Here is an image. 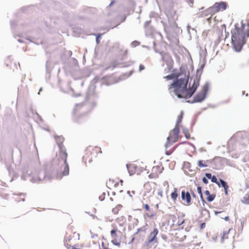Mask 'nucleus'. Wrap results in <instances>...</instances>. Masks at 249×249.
Here are the masks:
<instances>
[{
  "instance_id": "nucleus-33",
  "label": "nucleus",
  "mask_w": 249,
  "mask_h": 249,
  "mask_svg": "<svg viewBox=\"0 0 249 249\" xmlns=\"http://www.w3.org/2000/svg\"><path fill=\"white\" fill-rule=\"evenodd\" d=\"M205 176L208 179H211L212 175L210 173H206Z\"/></svg>"
},
{
  "instance_id": "nucleus-1",
  "label": "nucleus",
  "mask_w": 249,
  "mask_h": 249,
  "mask_svg": "<svg viewBox=\"0 0 249 249\" xmlns=\"http://www.w3.org/2000/svg\"><path fill=\"white\" fill-rule=\"evenodd\" d=\"M231 34L233 47L236 51L239 52L249 36V23L246 24L241 22L236 23L234 29L231 31Z\"/></svg>"
},
{
  "instance_id": "nucleus-27",
  "label": "nucleus",
  "mask_w": 249,
  "mask_h": 249,
  "mask_svg": "<svg viewBox=\"0 0 249 249\" xmlns=\"http://www.w3.org/2000/svg\"><path fill=\"white\" fill-rule=\"evenodd\" d=\"M197 192L200 195L201 198L203 199L202 193L201 191V187H198L197 188Z\"/></svg>"
},
{
  "instance_id": "nucleus-23",
  "label": "nucleus",
  "mask_w": 249,
  "mask_h": 249,
  "mask_svg": "<svg viewBox=\"0 0 249 249\" xmlns=\"http://www.w3.org/2000/svg\"><path fill=\"white\" fill-rule=\"evenodd\" d=\"M177 77L178 76L175 74L173 73L170 75L166 76L164 77V78L167 80H170L174 78H177Z\"/></svg>"
},
{
  "instance_id": "nucleus-46",
  "label": "nucleus",
  "mask_w": 249,
  "mask_h": 249,
  "mask_svg": "<svg viewBox=\"0 0 249 249\" xmlns=\"http://www.w3.org/2000/svg\"><path fill=\"white\" fill-rule=\"evenodd\" d=\"M164 185H168V182L167 181H165V182H164Z\"/></svg>"
},
{
  "instance_id": "nucleus-16",
  "label": "nucleus",
  "mask_w": 249,
  "mask_h": 249,
  "mask_svg": "<svg viewBox=\"0 0 249 249\" xmlns=\"http://www.w3.org/2000/svg\"><path fill=\"white\" fill-rule=\"evenodd\" d=\"M246 195L243 197L242 202L245 204H249V187H247L245 189Z\"/></svg>"
},
{
  "instance_id": "nucleus-42",
  "label": "nucleus",
  "mask_w": 249,
  "mask_h": 249,
  "mask_svg": "<svg viewBox=\"0 0 249 249\" xmlns=\"http://www.w3.org/2000/svg\"><path fill=\"white\" fill-rule=\"evenodd\" d=\"M211 18H212V16H210V17H209V18H207V21H208L209 23H211Z\"/></svg>"
},
{
  "instance_id": "nucleus-18",
  "label": "nucleus",
  "mask_w": 249,
  "mask_h": 249,
  "mask_svg": "<svg viewBox=\"0 0 249 249\" xmlns=\"http://www.w3.org/2000/svg\"><path fill=\"white\" fill-rule=\"evenodd\" d=\"M183 111H181L179 115L178 116V119L176 123V124L175 126H178L179 127V125L181 123L182 118H183Z\"/></svg>"
},
{
  "instance_id": "nucleus-14",
  "label": "nucleus",
  "mask_w": 249,
  "mask_h": 249,
  "mask_svg": "<svg viewBox=\"0 0 249 249\" xmlns=\"http://www.w3.org/2000/svg\"><path fill=\"white\" fill-rule=\"evenodd\" d=\"M204 195L206 196V199L208 202H211L214 200L215 197V194H211L209 191L206 190L204 192Z\"/></svg>"
},
{
  "instance_id": "nucleus-10",
  "label": "nucleus",
  "mask_w": 249,
  "mask_h": 249,
  "mask_svg": "<svg viewBox=\"0 0 249 249\" xmlns=\"http://www.w3.org/2000/svg\"><path fill=\"white\" fill-rule=\"evenodd\" d=\"M159 233V230L157 228H154L153 231L150 232L149 234L148 239L147 242L148 243H151L152 242L157 243L158 239L157 237V235Z\"/></svg>"
},
{
  "instance_id": "nucleus-47",
  "label": "nucleus",
  "mask_w": 249,
  "mask_h": 249,
  "mask_svg": "<svg viewBox=\"0 0 249 249\" xmlns=\"http://www.w3.org/2000/svg\"><path fill=\"white\" fill-rule=\"evenodd\" d=\"M114 3V1H111V2L110 3L109 5L111 6V5H113Z\"/></svg>"
},
{
  "instance_id": "nucleus-24",
  "label": "nucleus",
  "mask_w": 249,
  "mask_h": 249,
  "mask_svg": "<svg viewBox=\"0 0 249 249\" xmlns=\"http://www.w3.org/2000/svg\"><path fill=\"white\" fill-rule=\"evenodd\" d=\"M71 239V235L70 236H69V237H66V239H65V246H66V247L67 248H69L71 247V246L70 245H69V243L70 242Z\"/></svg>"
},
{
  "instance_id": "nucleus-50",
  "label": "nucleus",
  "mask_w": 249,
  "mask_h": 249,
  "mask_svg": "<svg viewBox=\"0 0 249 249\" xmlns=\"http://www.w3.org/2000/svg\"><path fill=\"white\" fill-rule=\"evenodd\" d=\"M178 233H176V236H177V238H178V236H177V235H178Z\"/></svg>"
},
{
  "instance_id": "nucleus-8",
  "label": "nucleus",
  "mask_w": 249,
  "mask_h": 249,
  "mask_svg": "<svg viewBox=\"0 0 249 249\" xmlns=\"http://www.w3.org/2000/svg\"><path fill=\"white\" fill-rule=\"evenodd\" d=\"M99 152H102L100 147L97 146H89L87 147L86 150L85 156L84 157V158H86L87 157H88L89 156L92 155L96 156Z\"/></svg>"
},
{
  "instance_id": "nucleus-25",
  "label": "nucleus",
  "mask_w": 249,
  "mask_h": 249,
  "mask_svg": "<svg viewBox=\"0 0 249 249\" xmlns=\"http://www.w3.org/2000/svg\"><path fill=\"white\" fill-rule=\"evenodd\" d=\"M183 133H184L185 137L187 139H190V134L189 133V130L186 129H183Z\"/></svg>"
},
{
  "instance_id": "nucleus-37",
  "label": "nucleus",
  "mask_w": 249,
  "mask_h": 249,
  "mask_svg": "<svg viewBox=\"0 0 249 249\" xmlns=\"http://www.w3.org/2000/svg\"><path fill=\"white\" fill-rule=\"evenodd\" d=\"M123 53V56H125L127 53V50H124L122 51Z\"/></svg>"
},
{
  "instance_id": "nucleus-40",
  "label": "nucleus",
  "mask_w": 249,
  "mask_h": 249,
  "mask_svg": "<svg viewBox=\"0 0 249 249\" xmlns=\"http://www.w3.org/2000/svg\"><path fill=\"white\" fill-rule=\"evenodd\" d=\"M228 189L229 188H227L226 189H224V192L226 195H228Z\"/></svg>"
},
{
  "instance_id": "nucleus-30",
  "label": "nucleus",
  "mask_w": 249,
  "mask_h": 249,
  "mask_svg": "<svg viewBox=\"0 0 249 249\" xmlns=\"http://www.w3.org/2000/svg\"><path fill=\"white\" fill-rule=\"evenodd\" d=\"M143 208L147 211H150V207H149V205L148 204H144L143 205Z\"/></svg>"
},
{
  "instance_id": "nucleus-38",
  "label": "nucleus",
  "mask_w": 249,
  "mask_h": 249,
  "mask_svg": "<svg viewBox=\"0 0 249 249\" xmlns=\"http://www.w3.org/2000/svg\"><path fill=\"white\" fill-rule=\"evenodd\" d=\"M147 216H148V217H149V218H152V217H153V216H154L155 215V214H147Z\"/></svg>"
},
{
  "instance_id": "nucleus-15",
  "label": "nucleus",
  "mask_w": 249,
  "mask_h": 249,
  "mask_svg": "<svg viewBox=\"0 0 249 249\" xmlns=\"http://www.w3.org/2000/svg\"><path fill=\"white\" fill-rule=\"evenodd\" d=\"M230 231L231 230H229L228 231H224L222 233L220 234L221 241L222 242H224L225 241L230 238L229 234Z\"/></svg>"
},
{
  "instance_id": "nucleus-11",
  "label": "nucleus",
  "mask_w": 249,
  "mask_h": 249,
  "mask_svg": "<svg viewBox=\"0 0 249 249\" xmlns=\"http://www.w3.org/2000/svg\"><path fill=\"white\" fill-rule=\"evenodd\" d=\"M117 231V229H114L111 230L110 231L111 236L112 238L111 242L113 244L117 246L118 247H120L121 245V243L120 242H118L116 239V237L117 236L116 233Z\"/></svg>"
},
{
  "instance_id": "nucleus-9",
  "label": "nucleus",
  "mask_w": 249,
  "mask_h": 249,
  "mask_svg": "<svg viewBox=\"0 0 249 249\" xmlns=\"http://www.w3.org/2000/svg\"><path fill=\"white\" fill-rule=\"evenodd\" d=\"M163 170V168L161 166L157 165L153 167L151 173L149 175L150 178H156L158 177L159 175L160 174Z\"/></svg>"
},
{
  "instance_id": "nucleus-19",
  "label": "nucleus",
  "mask_w": 249,
  "mask_h": 249,
  "mask_svg": "<svg viewBox=\"0 0 249 249\" xmlns=\"http://www.w3.org/2000/svg\"><path fill=\"white\" fill-rule=\"evenodd\" d=\"M178 196V189L177 188H174V191L171 194V198L174 201H175Z\"/></svg>"
},
{
  "instance_id": "nucleus-44",
  "label": "nucleus",
  "mask_w": 249,
  "mask_h": 249,
  "mask_svg": "<svg viewBox=\"0 0 249 249\" xmlns=\"http://www.w3.org/2000/svg\"><path fill=\"white\" fill-rule=\"evenodd\" d=\"M205 226V223H202L201 225V228L203 229Z\"/></svg>"
},
{
  "instance_id": "nucleus-13",
  "label": "nucleus",
  "mask_w": 249,
  "mask_h": 249,
  "mask_svg": "<svg viewBox=\"0 0 249 249\" xmlns=\"http://www.w3.org/2000/svg\"><path fill=\"white\" fill-rule=\"evenodd\" d=\"M54 139L57 143L59 148L61 147H65L63 144L64 138L62 136H54Z\"/></svg>"
},
{
  "instance_id": "nucleus-7",
  "label": "nucleus",
  "mask_w": 249,
  "mask_h": 249,
  "mask_svg": "<svg viewBox=\"0 0 249 249\" xmlns=\"http://www.w3.org/2000/svg\"><path fill=\"white\" fill-rule=\"evenodd\" d=\"M128 171L130 175L134 174L139 175L140 174L142 170L141 167L137 164L133 163H130L127 166Z\"/></svg>"
},
{
  "instance_id": "nucleus-49",
  "label": "nucleus",
  "mask_w": 249,
  "mask_h": 249,
  "mask_svg": "<svg viewBox=\"0 0 249 249\" xmlns=\"http://www.w3.org/2000/svg\"><path fill=\"white\" fill-rule=\"evenodd\" d=\"M99 198H100L101 200H103V199H102V197L99 196Z\"/></svg>"
},
{
  "instance_id": "nucleus-32",
  "label": "nucleus",
  "mask_w": 249,
  "mask_h": 249,
  "mask_svg": "<svg viewBox=\"0 0 249 249\" xmlns=\"http://www.w3.org/2000/svg\"><path fill=\"white\" fill-rule=\"evenodd\" d=\"M220 30H221L222 31H223V30H225V31H226V25L225 24H222L221 27H220Z\"/></svg>"
},
{
  "instance_id": "nucleus-35",
  "label": "nucleus",
  "mask_w": 249,
  "mask_h": 249,
  "mask_svg": "<svg viewBox=\"0 0 249 249\" xmlns=\"http://www.w3.org/2000/svg\"><path fill=\"white\" fill-rule=\"evenodd\" d=\"M140 71H142L144 69V66L143 65L141 64L139 66Z\"/></svg>"
},
{
  "instance_id": "nucleus-21",
  "label": "nucleus",
  "mask_w": 249,
  "mask_h": 249,
  "mask_svg": "<svg viewBox=\"0 0 249 249\" xmlns=\"http://www.w3.org/2000/svg\"><path fill=\"white\" fill-rule=\"evenodd\" d=\"M214 14H211V13H210V12L209 13L208 11V9H207L206 10L201 12V16L202 17H207L208 16H212Z\"/></svg>"
},
{
  "instance_id": "nucleus-43",
  "label": "nucleus",
  "mask_w": 249,
  "mask_h": 249,
  "mask_svg": "<svg viewBox=\"0 0 249 249\" xmlns=\"http://www.w3.org/2000/svg\"><path fill=\"white\" fill-rule=\"evenodd\" d=\"M71 249H80V248L77 247L76 246H72Z\"/></svg>"
},
{
  "instance_id": "nucleus-41",
  "label": "nucleus",
  "mask_w": 249,
  "mask_h": 249,
  "mask_svg": "<svg viewBox=\"0 0 249 249\" xmlns=\"http://www.w3.org/2000/svg\"><path fill=\"white\" fill-rule=\"evenodd\" d=\"M184 222V220L183 219L182 220H181V221L180 222L179 221L178 222V225H182L183 223Z\"/></svg>"
},
{
  "instance_id": "nucleus-17",
  "label": "nucleus",
  "mask_w": 249,
  "mask_h": 249,
  "mask_svg": "<svg viewBox=\"0 0 249 249\" xmlns=\"http://www.w3.org/2000/svg\"><path fill=\"white\" fill-rule=\"evenodd\" d=\"M123 208V206L121 204H118L114 208H113L112 210V212L114 214H117L119 211Z\"/></svg>"
},
{
  "instance_id": "nucleus-36",
  "label": "nucleus",
  "mask_w": 249,
  "mask_h": 249,
  "mask_svg": "<svg viewBox=\"0 0 249 249\" xmlns=\"http://www.w3.org/2000/svg\"><path fill=\"white\" fill-rule=\"evenodd\" d=\"M172 152H173L172 150L168 151V150H166V154L167 155H169L172 153Z\"/></svg>"
},
{
  "instance_id": "nucleus-3",
  "label": "nucleus",
  "mask_w": 249,
  "mask_h": 249,
  "mask_svg": "<svg viewBox=\"0 0 249 249\" xmlns=\"http://www.w3.org/2000/svg\"><path fill=\"white\" fill-rule=\"evenodd\" d=\"M59 152L58 155V160L59 161H63L65 166L62 172L63 176H67L69 173V168L67 161L68 157V153L66 152L65 147H61L59 148Z\"/></svg>"
},
{
  "instance_id": "nucleus-28",
  "label": "nucleus",
  "mask_w": 249,
  "mask_h": 249,
  "mask_svg": "<svg viewBox=\"0 0 249 249\" xmlns=\"http://www.w3.org/2000/svg\"><path fill=\"white\" fill-rule=\"evenodd\" d=\"M101 36V34H98L96 36V41L98 44H99V43H100V38Z\"/></svg>"
},
{
  "instance_id": "nucleus-12",
  "label": "nucleus",
  "mask_w": 249,
  "mask_h": 249,
  "mask_svg": "<svg viewBox=\"0 0 249 249\" xmlns=\"http://www.w3.org/2000/svg\"><path fill=\"white\" fill-rule=\"evenodd\" d=\"M181 198L183 200L186 201L187 204H189L190 203L191 198L189 192H186L185 191H182L181 192Z\"/></svg>"
},
{
  "instance_id": "nucleus-4",
  "label": "nucleus",
  "mask_w": 249,
  "mask_h": 249,
  "mask_svg": "<svg viewBox=\"0 0 249 249\" xmlns=\"http://www.w3.org/2000/svg\"><path fill=\"white\" fill-rule=\"evenodd\" d=\"M179 133V128L178 126H175V128L171 131L169 136L167 138V142L165 144L166 149L178 141Z\"/></svg>"
},
{
  "instance_id": "nucleus-6",
  "label": "nucleus",
  "mask_w": 249,
  "mask_h": 249,
  "mask_svg": "<svg viewBox=\"0 0 249 249\" xmlns=\"http://www.w3.org/2000/svg\"><path fill=\"white\" fill-rule=\"evenodd\" d=\"M208 88L205 86L203 87L202 90L198 92L194 97L193 102H200L202 101L205 98Z\"/></svg>"
},
{
  "instance_id": "nucleus-34",
  "label": "nucleus",
  "mask_w": 249,
  "mask_h": 249,
  "mask_svg": "<svg viewBox=\"0 0 249 249\" xmlns=\"http://www.w3.org/2000/svg\"><path fill=\"white\" fill-rule=\"evenodd\" d=\"M202 180L205 184H207L208 183V179L205 177L203 178Z\"/></svg>"
},
{
  "instance_id": "nucleus-22",
  "label": "nucleus",
  "mask_w": 249,
  "mask_h": 249,
  "mask_svg": "<svg viewBox=\"0 0 249 249\" xmlns=\"http://www.w3.org/2000/svg\"><path fill=\"white\" fill-rule=\"evenodd\" d=\"M198 166L200 168L207 167V162L204 160H199L198 162Z\"/></svg>"
},
{
  "instance_id": "nucleus-39",
  "label": "nucleus",
  "mask_w": 249,
  "mask_h": 249,
  "mask_svg": "<svg viewBox=\"0 0 249 249\" xmlns=\"http://www.w3.org/2000/svg\"><path fill=\"white\" fill-rule=\"evenodd\" d=\"M149 187H150V185L149 184L147 183V184H145L144 185V188L145 189H148V188H149Z\"/></svg>"
},
{
  "instance_id": "nucleus-26",
  "label": "nucleus",
  "mask_w": 249,
  "mask_h": 249,
  "mask_svg": "<svg viewBox=\"0 0 249 249\" xmlns=\"http://www.w3.org/2000/svg\"><path fill=\"white\" fill-rule=\"evenodd\" d=\"M211 179L213 182H214V183H216L218 185V186L219 187H220L219 182V181H218L216 177L215 176H213V177L212 176Z\"/></svg>"
},
{
  "instance_id": "nucleus-48",
  "label": "nucleus",
  "mask_w": 249,
  "mask_h": 249,
  "mask_svg": "<svg viewBox=\"0 0 249 249\" xmlns=\"http://www.w3.org/2000/svg\"><path fill=\"white\" fill-rule=\"evenodd\" d=\"M99 198H100L101 200H103V199H102V197L99 196Z\"/></svg>"
},
{
  "instance_id": "nucleus-20",
  "label": "nucleus",
  "mask_w": 249,
  "mask_h": 249,
  "mask_svg": "<svg viewBox=\"0 0 249 249\" xmlns=\"http://www.w3.org/2000/svg\"><path fill=\"white\" fill-rule=\"evenodd\" d=\"M219 182L220 183V186H221L222 187L224 188V189H226L227 188H229L228 184L223 179H219Z\"/></svg>"
},
{
  "instance_id": "nucleus-29",
  "label": "nucleus",
  "mask_w": 249,
  "mask_h": 249,
  "mask_svg": "<svg viewBox=\"0 0 249 249\" xmlns=\"http://www.w3.org/2000/svg\"><path fill=\"white\" fill-rule=\"evenodd\" d=\"M127 193L129 194V195L131 197H132L133 195H135V191H128L127 192Z\"/></svg>"
},
{
  "instance_id": "nucleus-5",
  "label": "nucleus",
  "mask_w": 249,
  "mask_h": 249,
  "mask_svg": "<svg viewBox=\"0 0 249 249\" xmlns=\"http://www.w3.org/2000/svg\"><path fill=\"white\" fill-rule=\"evenodd\" d=\"M227 6V3L224 2H216L213 6L208 8V11L211 14H215L220 11L225 10Z\"/></svg>"
},
{
  "instance_id": "nucleus-2",
  "label": "nucleus",
  "mask_w": 249,
  "mask_h": 249,
  "mask_svg": "<svg viewBox=\"0 0 249 249\" xmlns=\"http://www.w3.org/2000/svg\"><path fill=\"white\" fill-rule=\"evenodd\" d=\"M187 82L185 79H177L169 86L168 89H174L175 94L179 98H189L196 91L199 83L194 80L192 86L187 89Z\"/></svg>"
},
{
  "instance_id": "nucleus-45",
  "label": "nucleus",
  "mask_w": 249,
  "mask_h": 249,
  "mask_svg": "<svg viewBox=\"0 0 249 249\" xmlns=\"http://www.w3.org/2000/svg\"><path fill=\"white\" fill-rule=\"evenodd\" d=\"M226 220H228L229 219V216H226L224 218Z\"/></svg>"
},
{
  "instance_id": "nucleus-31",
  "label": "nucleus",
  "mask_w": 249,
  "mask_h": 249,
  "mask_svg": "<svg viewBox=\"0 0 249 249\" xmlns=\"http://www.w3.org/2000/svg\"><path fill=\"white\" fill-rule=\"evenodd\" d=\"M73 237H75L78 239H79V234L78 233H76V232H74L73 233Z\"/></svg>"
}]
</instances>
